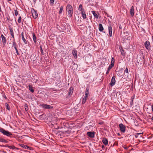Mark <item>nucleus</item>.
I'll return each mask as SVG.
<instances>
[{"mask_svg": "<svg viewBox=\"0 0 153 153\" xmlns=\"http://www.w3.org/2000/svg\"><path fill=\"white\" fill-rule=\"evenodd\" d=\"M66 10L68 12V16L70 17H71L73 14V9L72 6L70 4L68 5L66 7Z\"/></svg>", "mask_w": 153, "mask_h": 153, "instance_id": "1", "label": "nucleus"}, {"mask_svg": "<svg viewBox=\"0 0 153 153\" xmlns=\"http://www.w3.org/2000/svg\"><path fill=\"white\" fill-rule=\"evenodd\" d=\"M0 132L2 133L3 135L7 136H10L12 135L11 133L8 131H6L2 128H0Z\"/></svg>", "mask_w": 153, "mask_h": 153, "instance_id": "2", "label": "nucleus"}, {"mask_svg": "<svg viewBox=\"0 0 153 153\" xmlns=\"http://www.w3.org/2000/svg\"><path fill=\"white\" fill-rule=\"evenodd\" d=\"M42 108L45 109H51L53 108V107L51 105H47V104H44L39 105Z\"/></svg>", "mask_w": 153, "mask_h": 153, "instance_id": "3", "label": "nucleus"}, {"mask_svg": "<svg viewBox=\"0 0 153 153\" xmlns=\"http://www.w3.org/2000/svg\"><path fill=\"white\" fill-rule=\"evenodd\" d=\"M120 130L122 133H124L125 132L126 126L122 123H120L119 125Z\"/></svg>", "mask_w": 153, "mask_h": 153, "instance_id": "4", "label": "nucleus"}, {"mask_svg": "<svg viewBox=\"0 0 153 153\" xmlns=\"http://www.w3.org/2000/svg\"><path fill=\"white\" fill-rule=\"evenodd\" d=\"M144 45L146 48L148 50H150L151 46L149 41H146L145 42Z\"/></svg>", "mask_w": 153, "mask_h": 153, "instance_id": "5", "label": "nucleus"}, {"mask_svg": "<svg viewBox=\"0 0 153 153\" xmlns=\"http://www.w3.org/2000/svg\"><path fill=\"white\" fill-rule=\"evenodd\" d=\"M32 13L33 17L34 19H36L38 17V13L36 10L33 9V10H32Z\"/></svg>", "mask_w": 153, "mask_h": 153, "instance_id": "6", "label": "nucleus"}, {"mask_svg": "<svg viewBox=\"0 0 153 153\" xmlns=\"http://www.w3.org/2000/svg\"><path fill=\"white\" fill-rule=\"evenodd\" d=\"M115 82L114 76H113L111 79V82L110 83V85L112 86L114 85L115 84Z\"/></svg>", "mask_w": 153, "mask_h": 153, "instance_id": "7", "label": "nucleus"}, {"mask_svg": "<svg viewBox=\"0 0 153 153\" xmlns=\"http://www.w3.org/2000/svg\"><path fill=\"white\" fill-rule=\"evenodd\" d=\"M87 133V135L90 137L93 138L94 137V132H88Z\"/></svg>", "mask_w": 153, "mask_h": 153, "instance_id": "8", "label": "nucleus"}, {"mask_svg": "<svg viewBox=\"0 0 153 153\" xmlns=\"http://www.w3.org/2000/svg\"><path fill=\"white\" fill-rule=\"evenodd\" d=\"M109 34L111 37L112 36V29L111 25L108 26Z\"/></svg>", "mask_w": 153, "mask_h": 153, "instance_id": "9", "label": "nucleus"}, {"mask_svg": "<svg viewBox=\"0 0 153 153\" xmlns=\"http://www.w3.org/2000/svg\"><path fill=\"white\" fill-rule=\"evenodd\" d=\"M89 88H86V91L85 92V94L84 96V97L87 98L88 97V95L89 94Z\"/></svg>", "mask_w": 153, "mask_h": 153, "instance_id": "10", "label": "nucleus"}, {"mask_svg": "<svg viewBox=\"0 0 153 153\" xmlns=\"http://www.w3.org/2000/svg\"><path fill=\"white\" fill-rule=\"evenodd\" d=\"M82 16V17L83 19H85L86 18V16L85 14V12L84 10L82 11L81 12Z\"/></svg>", "mask_w": 153, "mask_h": 153, "instance_id": "11", "label": "nucleus"}, {"mask_svg": "<svg viewBox=\"0 0 153 153\" xmlns=\"http://www.w3.org/2000/svg\"><path fill=\"white\" fill-rule=\"evenodd\" d=\"M104 30L102 25L101 24H99V30L100 32H102Z\"/></svg>", "mask_w": 153, "mask_h": 153, "instance_id": "12", "label": "nucleus"}, {"mask_svg": "<svg viewBox=\"0 0 153 153\" xmlns=\"http://www.w3.org/2000/svg\"><path fill=\"white\" fill-rule=\"evenodd\" d=\"M1 37L2 39V42L4 44H5L6 42V37L4 36L2 34L1 35Z\"/></svg>", "mask_w": 153, "mask_h": 153, "instance_id": "13", "label": "nucleus"}, {"mask_svg": "<svg viewBox=\"0 0 153 153\" xmlns=\"http://www.w3.org/2000/svg\"><path fill=\"white\" fill-rule=\"evenodd\" d=\"M21 35H22V39L23 40L24 42V43L25 44H27V41L24 38V33L23 32H22V33Z\"/></svg>", "mask_w": 153, "mask_h": 153, "instance_id": "14", "label": "nucleus"}, {"mask_svg": "<svg viewBox=\"0 0 153 153\" xmlns=\"http://www.w3.org/2000/svg\"><path fill=\"white\" fill-rule=\"evenodd\" d=\"M102 142L105 145H107L108 144V141L106 138L103 139Z\"/></svg>", "mask_w": 153, "mask_h": 153, "instance_id": "15", "label": "nucleus"}, {"mask_svg": "<svg viewBox=\"0 0 153 153\" xmlns=\"http://www.w3.org/2000/svg\"><path fill=\"white\" fill-rule=\"evenodd\" d=\"M130 14L132 16H133L134 15V7L133 6L131 7L130 9Z\"/></svg>", "mask_w": 153, "mask_h": 153, "instance_id": "16", "label": "nucleus"}, {"mask_svg": "<svg viewBox=\"0 0 153 153\" xmlns=\"http://www.w3.org/2000/svg\"><path fill=\"white\" fill-rule=\"evenodd\" d=\"M114 57H112L111 58V64L110 65L111 66L114 67Z\"/></svg>", "mask_w": 153, "mask_h": 153, "instance_id": "17", "label": "nucleus"}, {"mask_svg": "<svg viewBox=\"0 0 153 153\" xmlns=\"http://www.w3.org/2000/svg\"><path fill=\"white\" fill-rule=\"evenodd\" d=\"M73 88L71 87L70 88L68 92V95H70V96H71L73 93Z\"/></svg>", "mask_w": 153, "mask_h": 153, "instance_id": "18", "label": "nucleus"}, {"mask_svg": "<svg viewBox=\"0 0 153 153\" xmlns=\"http://www.w3.org/2000/svg\"><path fill=\"white\" fill-rule=\"evenodd\" d=\"M10 34L13 38V39L14 40V33L13 30L11 28H10Z\"/></svg>", "mask_w": 153, "mask_h": 153, "instance_id": "19", "label": "nucleus"}, {"mask_svg": "<svg viewBox=\"0 0 153 153\" xmlns=\"http://www.w3.org/2000/svg\"><path fill=\"white\" fill-rule=\"evenodd\" d=\"M72 53L74 58H76L77 57V51H73Z\"/></svg>", "mask_w": 153, "mask_h": 153, "instance_id": "20", "label": "nucleus"}, {"mask_svg": "<svg viewBox=\"0 0 153 153\" xmlns=\"http://www.w3.org/2000/svg\"><path fill=\"white\" fill-rule=\"evenodd\" d=\"M92 13L94 16L95 17L96 19L98 18V15L94 11H92Z\"/></svg>", "mask_w": 153, "mask_h": 153, "instance_id": "21", "label": "nucleus"}, {"mask_svg": "<svg viewBox=\"0 0 153 153\" xmlns=\"http://www.w3.org/2000/svg\"><path fill=\"white\" fill-rule=\"evenodd\" d=\"M33 37L34 42L36 43V38L34 33L33 34Z\"/></svg>", "mask_w": 153, "mask_h": 153, "instance_id": "22", "label": "nucleus"}, {"mask_svg": "<svg viewBox=\"0 0 153 153\" xmlns=\"http://www.w3.org/2000/svg\"><path fill=\"white\" fill-rule=\"evenodd\" d=\"M29 89L30 91L33 93L34 91V90L33 89V87L32 86L30 85H29L28 86Z\"/></svg>", "mask_w": 153, "mask_h": 153, "instance_id": "23", "label": "nucleus"}, {"mask_svg": "<svg viewBox=\"0 0 153 153\" xmlns=\"http://www.w3.org/2000/svg\"><path fill=\"white\" fill-rule=\"evenodd\" d=\"M20 146L23 148L28 149L29 147L27 145H24L22 144H20Z\"/></svg>", "mask_w": 153, "mask_h": 153, "instance_id": "24", "label": "nucleus"}, {"mask_svg": "<svg viewBox=\"0 0 153 153\" xmlns=\"http://www.w3.org/2000/svg\"><path fill=\"white\" fill-rule=\"evenodd\" d=\"M78 10L79 11H81V12H82V11L84 10V9L82 8V4H80L79 5Z\"/></svg>", "mask_w": 153, "mask_h": 153, "instance_id": "25", "label": "nucleus"}, {"mask_svg": "<svg viewBox=\"0 0 153 153\" xmlns=\"http://www.w3.org/2000/svg\"><path fill=\"white\" fill-rule=\"evenodd\" d=\"M113 67L112 66H111L110 65H109L107 70V71L106 73V74H108L109 73L110 70Z\"/></svg>", "mask_w": 153, "mask_h": 153, "instance_id": "26", "label": "nucleus"}, {"mask_svg": "<svg viewBox=\"0 0 153 153\" xmlns=\"http://www.w3.org/2000/svg\"><path fill=\"white\" fill-rule=\"evenodd\" d=\"M119 49L120 50V51L121 53V54L122 55H123L124 54V52L123 50V48L121 47H119Z\"/></svg>", "mask_w": 153, "mask_h": 153, "instance_id": "27", "label": "nucleus"}, {"mask_svg": "<svg viewBox=\"0 0 153 153\" xmlns=\"http://www.w3.org/2000/svg\"><path fill=\"white\" fill-rule=\"evenodd\" d=\"M0 141L5 143H7V141L6 140L3 139L1 137L0 138Z\"/></svg>", "mask_w": 153, "mask_h": 153, "instance_id": "28", "label": "nucleus"}, {"mask_svg": "<svg viewBox=\"0 0 153 153\" xmlns=\"http://www.w3.org/2000/svg\"><path fill=\"white\" fill-rule=\"evenodd\" d=\"M38 81V79L37 78H35L34 77L32 78V82H33L36 83Z\"/></svg>", "mask_w": 153, "mask_h": 153, "instance_id": "29", "label": "nucleus"}, {"mask_svg": "<svg viewBox=\"0 0 153 153\" xmlns=\"http://www.w3.org/2000/svg\"><path fill=\"white\" fill-rule=\"evenodd\" d=\"M5 106L6 108L8 110L10 111V108L8 105V104L7 103H5Z\"/></svg>", "mask_w": 153, "mask_h": 153, "instance_id": "30", "label": "nucleus"}, {"mask_svg": "<svg viewBox=\"0 0 153 153\" xmlns=\"http://www.w3.org/2000/svg\"><path fill=\"white\" fill-rule=\"evenodd\" d=\"M63 7L62 6H61L60 7V10H59V14H61L62 13L63 10Z\"/></svg>", "mask_w": 153, "mask_h": 153, "instance_id": "31", "label": "nucleus"}, {"mask_svg": "<svg viewBox=\"0 0 153 153\" xmlns=\"http://www.w3.org/2000/svg\"><path fill=\"white\" fill-rule=\"evenodd\" d=\"M13 46L14 48H16V43L14 40L13 42Z\"/></svg>", "mask_w": 153, "mask_h": 153, "instance_id": "32", "label": "nucleus"}, {"mask_svg": "<svg viewBox=\"0 0 153 153\" xmlns=\"http://www.w3.org/2000/svg\"><path fill=\"white\" fill-rule=\"evenodd\" d=\"M134 97H132L131 98V100L130 102V105H131V106L133 104V99H134Z\"/></svg>", "mask_w": 153, "mask_h": 153, "instance_id": "33", "label": "nucleus"}, {"mask_svg": "<svg viewBox=\"0 0 153 153\" xmlns=\"http://www.w3.org/2000/svg\"><path fill=\"white\" fill-rule=\"evenodd\" d=\"M22 21V18L20 16L18 20V22L19 23H20Z\"/></svg>", "mask_w": 153, "mask_h": 153, "instance_id": "34", "label": "nucleus"}, {"mask_svg": "<svg viewBox=\"0 0 153 153\" xmlns=\"http://www.w3.org/2000/svg\"><path fill=\"white\" fill-rule=\"evenodd\" d=\"M86 100L87 98L84 97L82 102V104H84L85 103Z\"/></svg>", "mask_w": 153, "mask_h": 153, "instance_id": "35", "label": "nucleus"}, {"mask_svg": "<svg viewBox=\"0 0 153 153\" xmlns=\"http://www.w3.org/2000/svg\"><path fill=\"white\" fill-rule=\"evenodd\" d=\"M25 108L26 111H27L28 110V107L27 105V104H25Z\"/></svg>", "mask_w": 153, "mask_h": 153, "instance_id": "36", "label": "nucleus"}, {"mask_svg": "<svg viewBox=\"0 0 153 153\" xmlns=\"http://www.w3.org/2000/svg\"><path fill=\"white\" fill-rule=\"evenodd\" d=\"M14 12H15V16H17L18 15V12L17 10H15Z\"/></svg>", "mask_w": 153, "mask_h": 153, "instance_id": "37", "label": "nucleus"}, {"mask_svg": "<svg viewBox=\"0 0 153 153\" xmlns=\"http://www.w3.org/2000/svg\"><path fill=\"white\" fill-rule=\"evenodd\" d=\"M8 148L10 149H14L15 147L14 146H8Z\"/></svg>", "mask_w": 153, "mask_h": 153, "instance_id": "38", "label": "nucleus"}, {"mask_svg": "<svg viewBox=\"0 0 153 153\" xmlns=\"http://www.w3.org/2000/svg\"><path fill=\"white\" fill-rule=\"evenodd\" d=\"M50 1L51 5H52L53 4L54 0H50Z\"/></svg>", "mask_w": 153, "mask_h": 153, "instance_id": "39", "label": "nucleus"}, {"mask_svg": "<svg viewBox=\"0 0 153 153\" xmlns=\"http://www.w3.org/2000/svg\"><path fill=\"white\" fill-rule=\"evenodd\" d=\"M15 50H16V53L18 55H19V52H18V50H17V48H15Z\"/></svg>", "mask_w": 153, "mask_h": 153, "instance_id": "40", "label": "nucleus"}, {"mask_svg": "<svg viewBox=\"0 0 153 153\" xmlns=\"http://www.w3.org/2000/svg\"><path fill=\"white\" fill-rule=\"evenodd\" d=\"M125 72L126 73H128V69L127 68H126Z\"/></svg>", "mask_w": 153, "mask_h": 153, "instance_id": "41", "label": "nucleus"}, {"mask_svg": "<svg viewBox=\"0 0 153 153\" xmlns=\"http://www.w3.org/2000/svg\"><path fill=\"white\" fill-rule=\"evenodd\" d=\"M41 48V53H43V50H42V47H41V48Z\"/></svg>", "mask_w": 153, "mask_h": 153, "instance_id": "42", "label": "nucleus"}, {"mask_svg": "<svg viewBox=\"0 0 153 153\" xmlns=\"http://www.w3.org/2000/svg\"><path fill=\"white\" fill-rule=\"evenodd\" d=\"M152 110L153 112V105H152Z\"/></svg>", "mask_w": 153, "mask_h": 153, "instance_id": "43", "label": "nucleus"}, {"mask_svg": "<svg viewBox=\"0 0 153 153\" xmlns=\"http://www.w3.org/2000/svg\"><path fill=\"white\" fill-rule=\"evenodd\" d=\"M143 132L142 133H137V134H138V135H139V134H143Z\"/></svg>", "mask_w": 153, "mask_h": 153, "instance_id": "44", "label": "nucleus"}, {"mask_svg": "<svg viewBox=\"0 0 153 153\" xmlns=\"http://www.w3.org/2000/svg\"><path fill=\"white\" fill-rule=\"evenodd\" d=\"M37 0H33V1L35 3H36V1Z\"/></svg>", "mask_w": 153, "mask_h": 153, "instance_id": "45", "label": "nucleus"}, {"mask_svg": "<svg viewBox=\"0 0 153 153\" xmlns=\"http://www.w3.org/2000/svg\"><path fill=\"white\" fill-rule=\"evenodd\" d=\"M104 147V146L103 145H102V148H103Z\"/></svg>", "mask_w": 153, "mask_h": 153, "instance_id": "46", "label": "nucleus"}, {"mask_svg": "<svg viewBox=\"0 0 153 153\" xmlns=\"http://www.w3.org/2000/svg\"><path fill=\"white\" fill-rule=\"evenodd\" d=\"M151 119L153 120V116L152 117Z\"/></svg>", "mask_w": 153, "mask_h": 153, "instance_id": "47", "label": "nucleus"}, {"mask_svg": "<svg viewBox=\"0 0 153 153\" xmlns=\"http://www.w3.org/2000/svg\"><path fill=\"white\" fill-rule=\"evenodd\" d=\"M8 1H11V0H7Z\"/></svg>", "mask_w": 153, "mask_h": 153, "instance_id": "48", "label": "nucleus"}, {"mask_svg": "<svg viewBox=\"0 0 153 153\" xmlns=\"http://www.w3.org/2000/svg\"><path fill=\"white\" fill-rule=\"evenodd\" d=\"M7 19L8 20H9V19L8 18H7Z\"/></svg>", "mask_w": 153, "mask_h": 153, "instance_id": "49", "label": "nucleus"}, {"mask_svg": "<svg viewBox=\"0 0 153 153\" xmlns=\"http://www.w3.org/2000/svg\"><path fill=\"white\" fill-rule=\"evenodd\" d=\"M1 11V8H0V11Z\"/></svg>", "mask_w": 153, "mask_h": 153, "instance_id": "50", "label": "nucleus"}, {"mask_svg": "<svg viewBox=\"0 0 153 153\" xmlns=\"http://www.w3.org/2000/svg\"><path fill=\"white\" fill-rule=\"evenodd\" d=\"M5 97H4V98H6V96H5Z\"/></svg>", "mask_w": 153, "mask_h": 153, "instance_id": "51", "label": "nucleus"}]
</instances>
